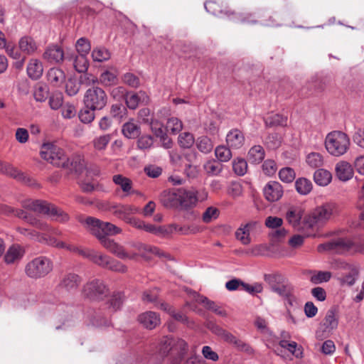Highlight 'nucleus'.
Returning <instances> with one entry per match:
<instances>
[{
  "instance_id": "1",
  "label": "nucleus",
  "mask_w": 364,
  "mask_h": 364,
  "mask_svg": "<svg viewBox=\"0 0 364 364\" xmlns=\"http://www.w3.org/2000/svg\"><path fill=\"white\" fill-rule=\"evenodd\" d=\"M80 222L85 225V228L92 235L98 239L100 244L106 250L118 258L121 259H134L138 255L136 253L127 252L122 245L108 237L109 235H116L121 233L122 229L120 228L111 223L104 222L91 216L87 217ZM132 247L138 250L141 257L146 259H151L153 256L166 257V254L158 247L148 244L135 242L132 245Z\"/></svg>"
},
{
  "instance_id": "2",
  "label": "nucleus",
  "mask_w": 364,
  "mask_h": 364,
  "mask_svg": "<svg viewBox=\"0 0 364 364\" xmlns=\"http://www.w3.org/2000/svg\"><path fill=\"white\" fill-rule=\"evenodd\" d=\"M336 203L327 202L317 206L304 216V228L308 230V237H316L318 232L331 220L332 216L338 214Z\"/></svg>"
},
{
  "instance_id": "3",
  "label": "nucleus",
  "mask_w": 364,
  "mask_h": 364,
  "mask_svg": "<svg viewBox=\"0 0 364 364\" xmlns=\"http://www.w3.org/2000/svg\"><path fill=\"white\" fill-rule=\"evenodd\" d=\"M187 351L188 344L184 340L165 336L160 340L155 356L157 360H161L170 354L171 363L178 364Z\"/></svg>"
},
{
  "instance_id": "4",
  "label": "nucleus",
  "mask_w": 364,
  "mask_h": 364,
  "mask_svg": "<svg viewBox=\"0 0 364 364\" xmlns=\"http://www.w3.org/2000/svg\"><path fill=\"white\" fill-rule=\"evenodd\" d=\"M204 7L207 12L210 13L214 16H217L218 17L226 16L228 19L236 23H242L246 24H254L257 23H260L262 25L267 26H274L279 25L274 22L272 17H270L269 20L261 19L259 21H257L252 18V15L250 14H236L235 12H231L228 10L224 11L220 8V6L216 4V2L213 1H206L204 4Z\"/></svg>"
},
{
  "instance_id": "5",
  "label": "nucleus",
  "mask_w": 364,
  "mask_h": 364,
  "mask_svg": "<svg viewBox=\"0 0 364 364\" xmlns=\"http://www.w3.org/2000/svg\"><path fill=\"white\" fill-rule=\"evenodd\" d=\"M22 207L26 210L47 215L61 223L67 222L69 220V216L66 213L46 200L27 199L22 202Z\"/></svg>"
},
{
  "instance_id": "6",
  "label": "nucleus",
  "mask_w": 364,
  "mask_h": 364,
  "mask_svg": "<svg viewBox=\"0 0 364 364\" xmlns=\"http://www.w3.org/2000/svg\"><path fill=\"white\" fill-rule=\"evenodd\" d=\"M350 144V138L341 131H333L328 133L325 139V147L333 156L345 154L349 149Z\"/></svg>"
},
{
  "instance_id": "7",
  "label": "nucleus",
  "mask_w": 364,
  "mask_h": 364,
  "mask_svg": "<svg viewBox=\"0 0 364 364\" xmlns=\"http://www.w3.org/2000/svg\"><path fill=\"white\" fill-rule=\"evenodd\" d=\"M53 269V261L46 256H38L25 266V274L31 279H41L50 274Z\"/></svg>"
},
{
  "instance_id": "8",
  "label": "nucleus",
  "mask_w": 364,
  "mask_h": 364,
  "mask_svg": "<svg viewBox=\"0 0 364 364\" xmlns=\"http://www.w3.org/2000/svg\"><path fill=\"white\" fill-rule=\"evenodd\" d=\"M40 154L42 159L53 166L63 168L69 167V160L64 151L52 143L43 144Z\"/></svg>"
},
{
  "instance_id": "9",
  "label": "nucleus",
  "mask_w": 364,
  "mask_h": 364,
  "mask_svg": "<svg viewBox=\"0 0 364 364\" xmlns=\"http://www.w3.org/2000/svg\"><path fill=\"white\" fill-rule=\"evenodd\" d=\"M355 244L349 238L337 237L320 244L317 250L319 252H331L336 254H346L354 250Z\"/></svg>"
},
{
  "instance_id": "10",
  "label": "nucleus",
  "mask_w": 364,
  "mask_h": 364,
  "mask_svg": "<svg viewBox=\"0 0 364 364\" xmlns=\"http://www.w3.org/2000/svg\"><path fill=\"white\" fill-rule=\"evenodd\" d=\"M108 100L105 91L97 86L87 89L84 95V105L92 109L101 110L107 105Z\"/></svg>"
},
{
  "instance_id": "11",
  "label": "nucleus",
  "mask_w": 364,
  "mask_h": 364,
  "mask_svg": "<svg viewBox=\"0 0 364 364\" xmlns=\"http://www.w3.org/2000/svg\"><path fill=\"white\" fill-rule=\"evenodd\" d=\"M83 293L91 300H102L108 295L109 289L103 281L95 279L85 285Z\"/></svg>"
},
{
  "instance_id": "12",
  "label": "nucleus",
  "mask_w": 364,
  "mask_h": 364,
  "mask_svg": "<svg viewBox=\"0 0 364 364\" xmlns=\"http://www.w3.org/2000/svg\"><path fill=\"white\" fill-rule=\"evenodd\" d=\"M9 212L11 213L15 216L24 220L26 223L40 230L51 232L55 235L60 234L58 230L52 229L46 223L40 220L24 210L9 208Z\"/></svg>"
},
{
  "instance_id": "13",
  "label": "nucleus",
  "mask_w": 364,
  "mask_h": 364,
  "mask_svg": "<svg viewBox=\"0 0 364 364\" xmlns=\"http://www.w3.org/2000/svg\"><path fill=\"white\" fill-rule=\"evenodd\" d=\"M107 210L114 216L124 220L125 223L132 215L139 211V209L134 205L120 203L111 205Z\"/></svg>"
},
{
  "instance_id": "14",
  "label": "nucleus",
  "mask_w": 364,
  "mask_h": 364,
  "mask_svg": "<svg viewBox=\"0 0 364 364\" xmlns=\"http://www.w3.org/2000/svg\"><path fill=\"white\" fill-rule=\"evenodd\" d=\"M302 214L299 209L291 208L286 213L288 223L296 230L302 232L305 237H308V230L304 228V218L301 220Z\"/></svg>"
},
{
  "instance_id": "15",
  "label": "nucleus",
  "mask_w": 364,
  "mask_h": 364,
  "mask_svg": "<svg viewBox=\"0 0 364 364\" xmlns=\"http://www.w3.org/2000/svg\"><path fill=\"white\" fill-rule=\"evenodd\" d=\"M180 208L188 210L196 205L198 201V192L193 188H179Z\"/></svg>"
},
{
  "instance_id": "16",
  "label": "nucleus",
  "mask_w": 364,
  "mask_h": 364,
  "mask_svg": "<svg viewBox=\"0 0 364 364\" xmlns=\"http://www.w3.org/2000/svg\"><path fill=\"white\" fill-rule=\"evenodd\" d=\"M264 198L269 202H276L283 196L282 186L277 181L268 182L263 188Z\"/></svg>"
},
{
  "instance_id": "17",
  "label": "nucleus",
  "mask_w": 364,
  "mask_h": 364,
  "mask_svg": "<svg viewBox=\"0 0 364 364\" xmlns=\"http://www.w3.org/2000/svg\"><path fill=\"white\" fill-rule=\"evenodd\" d=\"M179 188L164 191L160 195V201L167 208H180Z\"/></svg>"
},
{
  "instance_id": "18",
  "label": "nucleus",
  "mask_w": 364,
  "mask_h": 364,
  "mask_svg": "<svg viewBox=\"0 0 364 364\" xmlns=\"http://www.w3.org/2000/svg\"><path fill=\"white\" fill-rule=\"evenodd\" d=\"M191 291L193 295L194 299L197 302L203 304L205 308L208 310L212 311L215 314L222 317H226L228 316L227 311L221 306H218L215 301L208 299L206 296L200 295L196 291Z\"/></svg>"
},
{
  "instance_id": "19",
  "label": "nucleus",
  "mask_w": 364,
  "mask_h": 364,
  "mask_svg": "<svg viewBox=\"0 0 364 364\" xmlns=\"http://www.w3.org/2000/svg\"><path fill=\"white\" fill-rule=\"evenodd\" d=\"M43 57L50 63H59L63 60L64 52L60 46L51 44L46 48Z\"/></svg>"
},
{
  "instance_id": "20",
  "label": "nucleus",
  "mask_w": 364,
  "mask_h": 364,
  "mask_svg": "<svg viewBox=\"0 0 364 364\" xmlns=\"http://www.w3.org/2000/svg\"><path fill=\"white\" fill-rule=\"evenodd\" d=\"M206 327L215 336L223 339L226 343L232 345L236 336L226 331L217 323L213 321H208L206 324Z\"/></svg>"
},
{
  "instance_id": "21",
  "label": "nucleus",
  "mask_w": 364,
  "mask_h": 364,
  "mask_svg": "<svg viewBox=\"0 0 364 364\" xmlns=\"http://www.w3.org/2000/svg\"><path fill=\"white\" fill-rule=\"evenodd\" d=\"M206 327L215 336L223 339L226 343L232 345L236 336L226 331L217 323L213 321H208L206 324Z\"/></svg>"
},
{
  "instance_id": "22",
  "label": "nucleus",
  "mask_w": 364,
  "mask_h": 364,
  "mask_svg": "<svg viewBox=\"0 0 364 364\" xmlns=\"http://www.w3.org/2000/svg\"><path fill=\"white\" fill-rule=\"evenodd\" d=\"M226 142L232 149H240L245 143L244 134L240 130L233 129L227 134Z\"/></svg>"
},
{
  "instance_id": "23",
  "label": "nucleus",
  "mask_w": 364,
  "mask_h": 364,
  "mask_svg": "<svg viewBox=\"0 0 364 364\" xmlns=\"http://www.w3.org/2000/svg\"><path fill=\"white\" fill-rule=\"evenodd\" d=\"M139 323L147 329L155 328L160 323L159 315L154 311H146L139 316Z\"/></svg>"
},
{
  "instance_id": "24",
  "label": "nucleus",
  "mask_w": 364,
  "mask_h": 364,
  "mask_svg": "<svg viewBox=\"0 0 364 364\" xmlns=\"http://www.w3.org/2000/svg\"><path fill=\"white\" fill-rule=\"evenodd\" d=\"M335 169L336 176L341 181H346L353 177V168L347 161H341L337 163Z\"/></svg>"
},
{
  "instance_id": "25",
  "label": "nucleus",
  "mask_w": 364,
  "mask_h": 364,
  "mask_svg": "<svg viewBox=\"0 0 364 364\" xmlns=\"http://www.w3.org/2000/svg\"><path fill=\"white\" fill-rule=\"evenodd\" d=\"M24 255V250L19 245H13L6 251L4 255L5 262L13 264L21 259Z\"/></svg>"
},
{
  "instance_id": "26",
  "label": "nucleus",
  "mask_w": 364,
  "mask_h": 364,
  "mask_svg": "<svg viewBox=\"0 0 364 364\" xmlns=\"http://www.w3.org/2000/svg\"><path fill=\"white\" fill-rule=\"evenodd\" d=\"M123 135L127 139H136L141 134V128L134 119L124 123L122 128Z\"/></svg>"
},
{
  "instance_id": "27",
  "label": "nucleus",
  "mask_w": 364,
  "mask_h": 364,
  "mask_svg": "<svg viewBox=\"0 0 364 364\" xmlns=\"http://www.w3.org/2000/svg\"><path fill=\"white\" fill-rule=\"evenodd\" d=\"M148 100V97L143 91L139 92H128L125 102L127 106L131 109H135L141 102Z\"/></svg>"
},
{
  "instance_id": "28",
  "label": "nucleus",
  "mask_w": 364,
  "mask_h": 364,
  "mask_svg": "<svg viewBox=\"0 0 364 364\" xmlns=\"http://www.w3.org/2000/svg\"><path fill=\"white\" fill-rule=\"evenodd\" d=\"M28 77L32 80L39 79L43 73L42 63L37 59H31L26 68Z\"/></svg>"
},
{
  "instance_id": "29",
  "label": "nucleus",
  "mask_w": 364,
  "mask_h": 364,
  "mask_svg": "<svg viewBox=\"0 0 364 364\" xmlns=\"http://www.w3.org/2000/svg\"><path fill=\"white\" fill-rule=\"evenodd\" d=\"M46 76L48 81L54 87L60 86L65 80L63 70L57 68H50Z\"/></svg>"
},
{
  "instance_id": "30",
  "label": "nucleus",
  "mask_w": 364,
  "mask_h": 364,
  "mask_svg": "<svg viewBox=\"0 0 364 364\" xmlns=\"http://www.w3.org/2000/svg\"><path fill=\"white\" fill-rule=\"evenodd\" d=\"M80 283V278L77 274L74 273H68L63 278L60 283V286L70 291L77 289Z\"/></svg>"
},
{
  "instance_id": "31",
  "label": "nucleus",
  "mask_w": 364,
  "mask_h": 364,
  "mask_svg": "<svg viewBox=\"0 0 364 364\" xmlns=\"http://www.w3.org/2000/svg\"><path fill=\"white\" fill-rule=\"evenodd\" d=\"M281 348L287 349L296 358H302L304 357V350L301 346H299L295 341H288L281 340L279 343Z\"/></svg>"
},
{
  "instance_id": "32",
  "label": "nucleus",
  "mask_w": 364,
  "mask_h": 364,
  "mask_svg": "<svg viewBox=\"0 0 364 364\" xmlns=\"http://www.w3.org/2000/svg\"><path fill=\"white\" fill-rule=\"evenodd\" d=\"M112 181L118 186L126 196L130 195L132 191V182L122 174H116L112 177Z\"/></svg>"
},
{
  "instance_id": "33",
  "label": "nucleus",
  "mask_w": 364,
  "mask_h": 364,
  "mask_svg": "<svg viewBox=\"0 0 364 364\" xmlns=\"http://www.w3.org/2000/svg\"><path fill=\"white\" fill-rule=\"evenodd\" d=\"M256 223H248L243 226L239 228L236 232V238L240 240L243 245H248L251 242L250 237V230L255 227Z\"/></svg>"
},
{
  "instance_id": "34",
  "label": "nucleus",
  "mask_w": 364,
  "mask_h": 364,
  "mask_svg": "<svg viewBox=\"0 0 364 364\" xmlns=\"http://www.w3.org/2000/svg\"><path fill=\"white\" fill-rule=\"evenodd\" d=\"M338 319L336 316V311L335 309L328 310L323 320V326L324 331L331 332L338 327Z\"/></svg>"
},
{
  "instance_id": "35",
  "label": "nucleus",
  "mask_w": 364,
  "mask_h": 364,
  "mask_svg": "<svg viewBox=\"0 0 364 364\" xmlns=\"http://www.w3.org/2000/svg\"><path fill=\"white\" fill-rule=\"evenodd\" d=\"M18 46L21 51L27 55H32L38 48L36 41L29 36L22 37L19 40Z\"/></svg>"
},
{
  "instance_id": "36",
  "label": "nucleus",
  "mask_w": 364,
  "mask_h": 364,
  "mask_svg": "<svg viewBox=\"0 0 364 364\" xmlns=\"http://www.w3.org/2000/svg\"><path fill=\"white\" fill-rule=\"evenodd\" d=\"M265 156V151L260 145H255L248 151L247 157L250 163L258 164L261 163Z\"/></svg>"
},
{
  "instance_id": "37",
  "label": "nucleus",
  "mask_w": 364,
  "mask_h": 364,
  "mask_svg": "<svg viewBox=\"0 0 364 364\" xmlns=\"http://www.w3.org/2000/svg\"><path fill=\"white\" fill-rule=\"evenodd\" d=\"M161 309L164 311H166L171 317H173L176 321H179L184 324L188 323V318L186 314H184L181 311H176L174 308L169 306L168 304L162 303L161 304Z\"/></svg>"
},
{
  "instance_id": "38",
  "label": "nucleus",
  "mask_w": 364,
  "mask_h": 364,
  "mask_svg": "<svg viewBox=\"0 0 364 364\" xmlns=\"http://www.w3.org/2000/svg\"><path fill=\"white\" fill-rule=\"evenodd\" d=\"M331 173L325 169L318 168L314 174L315 183L320 186H326L331 181Z\"/></svg>"
},
{
  "instance_id": "39",
  "label": "nucleus",
  "mask_w": 364,
  "mask_h": 364,
  "mask_svg": "<svg viewBox=\"0 0 364 364\" xmlns=\"http://www.w3.org/2000/svg\"><path fill=\"white\" fill-rule=\"evenodd\" d=\"M286 277L280 273L266 274L264 275V280L268 284L272 291H274V288L283 283Z\"/></svg>"
},
{
  "instance_id": "40",
  "label": "nucleus",
  "mask_w": 364,
  "mask_h": 364,
  "mask_svg": "<svg viewBox=\"0 0 364 364\" xmlns=\"http://www.w3.org/2000/svg\"><path fill=\"white\" fill-rule=\"evenodd\" d=\"M87 318L90 320V324L96 326H108L109 321L105 318L100 311H92L87 314Z\"/></svg>"
},
{
  "instance_id": "41",
  "label": "nucleus",
  "mask_w": 364,
  "mask_h": 364,
  "mask_svg": "<svg viewBox=\"0 0 364 364\" xmlns=\"http://www.w3.org/2000/svg\"><path fill=\"white\" fill-rule=\"evenodd\" d=\"M264 124L267 127H273L277 126H286L287 123V117L279 114H274L267 117L264 119Z\"/></svg>"
},
{
  "instance_id": "42",
  "label": "nucleus",
  "mask_w": 364,
  "mask_h": 364,
  "mask_svg": "<svg viewBox=\"0 0 364 364\" xmlns=\"http://www.w3.org/2000/svg\"><path fill=\"white\" fill-rule=\"evenodd\" d=\"M312 188L311 181L306 178H299L295 181V188L300 195H308L311 191Z\"/></svg>"
},
{
  "instance_id": "43",
  "label": "nucleus",
  "mask_w": 364,
  "mask_h": 364,
  "mask_svg": "<svg viewBox=\"0 0 364 364\" xmlns=\"http://www.w3.org/2000/svg\"><path fill=\"white\" fill-rule=\"evenodd\" d=\"M274 292L279 296L285 298L295 292V287L286 278L279 287L274 288Z\"/></svg>"
},
{
  "instance_id": "44",
  "label": "nucleus",
  "mask_w": 364,
  "mask_h": 364,
  "mask_svg": "<svg viewBox=\"0 0 364 364\" xmlns=\"http://www.w3.org/2000/svg\"><path fill=\"white\" fill-rule=\"evenodd\" d=\"M69 168L71 171L81 173L85 168L86 164L84 159L80 156H75L69 159Z\"/></svg>"
},
{
  "instance_id": "45",
  "label": "nucleus",
  "mask_w": 364,
  "mask_h": 364,
  "mask_svg": "<svg viewBox=\"0 0 364 364\" xmlns=\"http://www.w3.org/2000/svg\"><path fill=\"white\" fill-rule=\"evenodd\" d=\"M204 169L209 176H218L222 172L223 165L215 160L208 161L204 164Z\"/></svg>"
},
{
  "instance_id": "46",
  "label": "nucleus",
  "mask_w": 364,
  "mask_h": 364,
  "mask_svg": "<svg viewBox=\"0 0 364 364\" xmlns=\"http://www.w3.org/2000/svg\"><path fill=\"white\" fill-rule=\"evenodd\" d=\"M349 272L343 277L339 280L342 285L353 286L358 277V270L357 268L351 266H348Z\"/></svg>"
},
{
  "instance_id": "47",
  "label": "nucleus",
  "mask_w": 364,
  "mask_h": 364,
  "mask_svg": "<svg viewBox=\"0 0 364 364\" xmlns=\"http://www.w3.org/2000/svg\"><path fill=\"white\" fill-rule=\"evenodd\" d=\"M110 57L109 51L105 47L95 48L92 52V58L94 61L104 62L108 60Z\"/></svg>"
},
{
  "instance_id": "48",
  "label": "nucleus",
  "mask_w": 364,
  "mask_h": 364,
  "mask_svg": "<svg viewBox=\"0 0 364 364\" xmlns=\"http://www.w3.org/2000/svg\"><path fill=\"white\" fill-rule=\"evenodd\" d=\"M196 146L200 151L204 154L210 153L213 149L212 141L208 136H205L198 138Z\"/></svg>"
},
{
  "instance_id": "49",
  "label": "nucleus",
  "mask_w": 364,
  "mask_h": 364,
  "mask_svg": "<svg viewBox=\"0 0 364 364\" xmlns=\"http://www.w3.org/2000/svg\"><path fill=\"white\" fill-rule=\"evenodd\" d=\"M99 80L102 85L108 87L117 84L118 79L115 73L106 70L101 73Z\"/></svg>"
},
{
  "instance_id": "50",
  "label": "nucleus",
  "mask_w": 364,
  "mask_h": 364,
  "mask_svg": "<svg viewBox=\"0 0 364 364\" xmlns=\"http://www.w3.org/2000/svg\"><path fill=\"white\" fill-rule=\"evenodd\" d=\"M110 140V134H104L95 137L92 141V144L95 150L101 151L107 148Z\"/></svg>"
},
{
  "instance_id": "51",
  "label": "nucleus",
  "mask_w": 364,
  "mask_h": 364,
  "mask_svg": "<svg viewBox=\"0 0 364 364\" xmlns=\"http://www.w3.org/2000/svg\"><path fill=\"white\" fill-rule=\"evenodd\" d=\"M306 163L312 168H319L323 164V157L318 152H311L306 156Z\"/></svg>"
},
{
  "instance_id": "52",
  "label": "nucleus",
  "mask_w": 364,
  "mask_h": 364,
  "mask_svg": "<svg viewBox=\"0 0 364 364\" xmlns=\"http://www.w3.org/2000/svg\"><path fill=\"white\" fill-rule=\"evenodd\" d=\"M215 154L218 159V161L227 162L232 157V152L230 149L225 146H218L215 150Z\"/></svg>"
},
{
  "instance_id": "53",
  "label": "nucleus",
  "mask_w": 364,
  "mask_h": 364,
  "mask_svg": "<svg viewBox=\"0 0 364 364\" xmlns=\"http://www.w3.org/2000/svg\"><path fill=\"white\" fill-rule=\"evenodd\" d=\"M183 128L182 122L176 117H171L167 120L166 130L173 134H176Z\"/></svg>"
},
{
  "instance_id": "54",
  "label": "nucleus",
  "mask_w": 364,
  "mask_h": 364,
  "mask_svg": "<svg viewBox=\"0 0 364 364\" xmlns=\"http://www.w3.org/2000/svg\"><path fill=\"white\" fill-rule=\"evenodd\" d=\"M232 169L237 176H244L247 171V163L244 159L237 158L234 159Z\"/></svg>"
},
{
  "instance_id": "55",
  "label": "nucleus",
  "mask_w": 364,
  "mask_h": 364,
  "mask_svg": "<svg viewBox=\"0 0 364 364\" xmlns=\"http://www.w3.org/2000/svg\"><path fill=\"white\" fill-rule=\"evenodd\" d=\"M124 294L122 292H117L112 295L109 301V309L112 311L119 310L123 304Z\"/></svg>"
},
{
  "instance_id": "56",
  "label": "nucleus",
  "mask_w": 364,
  "mask_h": 364,
  "mask_svg": "<svg viewBox=\"0 0 364 364\" xmlns=\"http://www.w3.org/2000/svg\"><path fill=\"white\" fill-rule=\"evenodd\" d=\"M33 96L36 101L44 102L48 96V88L46 85L38 84L33 91Z\"/></svg>"
},
{
  "instance_id": "57",
  "label": "nucleus",
  "mask_w": 364,
  "mask_h": 364,
  "mask_svg": "<svg viewBox=\"0 0 364 364\" xmlns=\"http://www.w3.org/2000/svg\"><path fill=\"white\" fill-rule=\"evenodd\" d=\"M279 177L282 181L289 183L294 180L296 173L293 168L290 167H284L279 171Z\"/></svg>"
},
{
  "instance_id": "58",
  "label": "nucleus",
  "mask_w": 364,
  "mask_h": 364,
  "mask_svg": "<svg viewBox=\"0 0 364 364\" xmlns=\"http://www.w3.org/2000/svg\"><path fill=\"white\" fill-rule=\"evenodd\" d=\"M76 50L82 56H86L91 49L90 41L85 38H79L75 44Z\"/></svg>"
},
{
  "instance_id": "59",
  "label": "nucleus",
  "mask_w": 364,
  "mask_h": 364,
  "mask_svg": "<svg viewBox=\"0 0 364 364\" xmlns=\"http://www.w3.org/2000/svg\"><path fill=\"white\" fill-rule=\"evenodd\" d=\"M194 142V136L189 132H183L178 136V144L182 148L189 149L193 145Z\"/></svg>"
},
{
  "instance_id": "60",
  "label": "nucleus",
  "mask_w": 364,
  "mask_h": 364,
  "mask_svg": "<svg viewBox=\"0 0 364 364\" xmlns=\"http://www.w3.org/2000/svg\"><path fill=\"white\" fill-rule=\"evenodd\" d=\"M96 109H92L85 106L84 109H82L78 114L80 120L84 124H89L92 122L95 119V111Z\"/></svg>"
},
{
  "instance_id": "61",
  "label": "nucleus",
  "mask_w": 364,
  "mask_h": 364,
  "mask_svg": "<svg viewBox=\"0 0 364 364\" xmlns=\"http://www.w3.org/2000/svg\"><path fill=\"white\" fill-rule=\"evenodd\" d=\"M331 278V273L326 271H319L311 277L310 281L314 284L327 282Z\"/></svg>"
},
{
  "instance_id": "62",
  "label": "nucleus",
  "mask_w": 364,
  "mask_h": 364,
  "mask_svg": "<svg viewBox=\"0 0 364 364\" xmlns=\"http://www.w3.org/2000/svg\"><path fill=\"white\" fill-rule=\"evenodd\" d=\"M110 259V257L106 255L100 254L97 251H95L91 262L104 269H107Z\"/></svg>"
},
{
  "instance_id": "63",
  "label": "nucleus",
  "mask_w": 364,
  "mask_h": 364,
  "mask_svg": "<svg viewBox=\"0 0 364 364\" xmlns=\"http://www.w3.org/2000/svg\"><path fill=\"white\" fill-rule=\"evenodd\" d=\"M38 242L57 248L63 245V241L58 240L55 237L46 234H41Z\"/></svg>"
},
{
  "instance_id": "64",
  "label": "nucleus",
  "mask_w": 364,
  "mask_h": 364,
  "mask_svg": "<svg viewBox=\"0 0 364 364\" xmlns=\"http://www.w3.org/2000/svg\"><path fill=\"white\" fill-rule=\"evenodd\" d=\"M232 346L240 352L247 353V355H252L254 353V349L247 343L236 338Z\"/></svg>"
}]
</instances>
